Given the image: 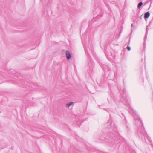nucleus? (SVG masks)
I'll use <instances>...</instances> for the list:
<instances>
[{"label":"nucleus","mask_w":153,"mask_h":153,"mask_svg":"<svg viewBox=\"0 0 153 153\" xmlns=\"http://www.w3.org/2000/svg\"><path fill=\"white\" fill-rule=\"evenodd\" d=\"M133 24L132 23L131 24V33L132 32V31H133V29H134L135 28L134 27H134H133Z\"/></svg>","instance_id":"obj_17"},{"label":"nucleus","mask_w":153,"mask_h":153,"mask_svg":"<svg viewBox=\"0 0 153 153\" xmlns=\"http://www.w3.org/2000/svg\"><path fill=\"white\" fill-rule=\"evenodd\" d=\"M104 81V77H102L100 79V82L101 83H103Z\"/></svg>","instance_id":"obj_16"},{"label":"nucleus","mask_w":153,"mask_h":153,"mask_svg":"<svg viewBox=\"0 0 153 153\" xmlns=\"http://www.w3.org/2000/svg\"><path fill=\"white\" fill-rule=\"evenodd\" d=\"M126 48H131L128 45Z\"/></svg>","instance_id":"obj_22"},{"label":"nucleus","mask_w":153,"mask_h":153,"mask_svg":"<svg viewBox=\"0 0 153 153\" xmlns=\"http://www.w3.org/2000/svg\"><path fill=\"white\" fill-rule=\"evenodd\" d=\"M108 86H109H109H109V84H108Z\"/></svg>","instance_id":"obj_26"},{"label":"nucleus","mask_w":153,"mask_h":153,"mask_svg":"<svg viewBox=\"0 0 153 153\" xmlns=\"http://www.w3.org/2000/svg\"><path fill=\"white\" fill-rule=\"evenodd\" d=\"M66 56L68 60L71 59L72 58V56L69 50L66 51Z\"/></svg>","instance_id":"obj_6"},{"label":"nucleus","mask_w":153,"mask_h":153,"mask_svg":"<svg viewBox=\"0 0 153 153\" xmlns=\"http://www.w3.org/2000/svg\"><path fill=\"white\" fill-rule=\"evenodd\" d=\"M126 127H127V128H128V126H126Z\"/></svg>","instance_id":"obj_27"},{"label":"nucleus","mask_w":153,"mask_h":153,"mask_svg":"<svg viewBox=\"0 0 153 153\" xmlns=\"http://www.w3.org/2000/svg\"><path fill=\"white\" fill-rule=\"evenodd\" d=\"M149 26V25H148L146 27V30L145 34V36L144 38V44L145 45V42H146V40L147 38V35L148 33V27Z\"/></svg>","instance_id":"obj_7"},{"label":"nucleus","mask_w":153,"mask_h":153,"mask_svg":"<svg viewBox=\"0 0 153 153\" xmlns=\"http://www.w3.org/2000/svg\"><path fill=\"white\" fill-rule=\"evenodd\" d=\"M95 59L99 63L100 66H101L103 63V62H101L100 59L97 57H95Z\"/></svg>","instance_id":"obj_10"},{"label":"nucleus","mask_w":153,"mask_h":153,"mask_svg":"<svg viewBox=\"0 0 153 153\" xmlns=\"http://www.w3.org/2000/svg\"><path fill=\"white\" fill-rule=\"evenodd\" d=\"M145 132L142 129L140 130V131H139L138 133L139 136V137H140L143 140L144 139H145Z\"/></svg>","instance_id":"obj_5"},{"label":"nucleus","mask_w":153,"mask_h":153,"mask_svg":"<svg viewBox=\"0 0 153 153\" xmlns=\"http://www.w3.org/2000/svg\"><path fill=\"white\" fill-rule=\"evenodd\" d=\"M90 48H84L85 51V54L88 57L89 56V53H88V51L89 50L90 51Z\"/></svg>","instance_id":"obj_9"},{"label":"nucleus","mask_w":153,"mask_h":153,"mask_svg":"<svg viewBox=\"0 0 153 153\" xmlns=\"http://www.w3.org/2000/svg\"><path fill=\"white\" fill-rule=\"evenodd\" d=\"M119 92L121 97L120 100V101H121L124 105H127V100L126 98L125 89L124 88H121L119 90Z\"/></svg>","instance_id":"obj_3"},{"label":"nucleus","mask_w":153,"mask_h":153,"mask_svg":"<svg viewBox=\"0 0 153 153\" xmlns=\"http://www.w3.org/2000/svg\"><path fill=\"white\" fill-rule=\"evenodd\" d=\"M100 66L104 71L105 72V73L107 74L109 76L111 71V68L109 65L108 64L105 63L103 62L102 64Z\"/></svg>","instance_id":"obj_4"},{"label":"nucleus","mask_w":153,"mask_h":153,"mask_svg":"<svg viewBox=\"0 0 153 153\" xmlns=\"http://www.w3.org/2000/svg\"><path fill=\"white\" fill-rule=\"evenodd\" d=\"M131 153H135V152L134 151H132Z\"/></svg>","instance_id":"obj_24"},{"label":"nucleus","mask_w":153,"mask_h":153,"mask_svg":"<svg viewBox=\"0 0 153 153\" xmlns=\"http://www.w3.org/2000/svg\"><path fill=\"white\" fill-rule=\"evenodd\" d=\"M104 52L107 59L110 61L115 57V53L112 48H104Z\"/></svg>","instance_id":"obj_2"},{"label":"nucleus","mask_w":153,"mask_h":153,"mask_svg":"<svg viewBox=\"0 0 153 153\" xmlns=\"http://www.w3.org/2000/svg\"><path fill=\"white\" fill-rule=\"evenodd\" d=\"M110 119L107 123V127L105 129V133H107V135L103 134L99 139L103 141H107L110 139H114L116 137L119 135L116 126L114 125V123L112 122V118L110 115Z\"/></svg>","instance_id":"obj_1"},{"label":"nucleus","mask_w":153,"mask_h":153,"mask_svg":"<svg viewBox=\"0 0 153 153\" xmlns=\"http://www.w3.org/2000/svg\"><path fill=\"white\" fill-rule=\"evenodd\" d=\"M23 102H24V103H27V102H25V100H23Z\"/></svg>","instance_id":"obj_23"},{"label":"nucleus","mask_w":153,"mask_h":153,"mask_svg":"<svg viewBox=\"0 0 153 153\" xmlns=\"http://www.w3.org/2000/svg\"><path fill=\"white\" fill-rule=\"evenodd\" d=\"M143 47H144L145 48L146 47V45H145V44H144V43H143Z\"/></svg>","instance_id":"obj_21"},{"label":"nucleus","mask_w":153,"mask_h":153,"mask_svg":"<svg viewBox=\"0 0 153 153\" xmlns=\"http://www.w3.org/2000/svg\"><path fill=\"white\" fill-rule=\"evenodd\" d=\"M121 31L120 30V33L119 35V36H120V33H121Z\"/></svg>","instance_id":"obj_25"},{"label":"nucleus","mask_w":153,"mask_h":153,"mask_svg":"<svg viewBox=\"0 0 153 153\" xmlns=\"http://www.w3.org/2000/svg\"><path fill=\"white\" fill-rule=\"evenodd\" d=\"M33 85L34 87H33V88H34L36 89L40 88L39 87V86L38 84L36 83L34 84Z\"/></svg>","instance_id":"obj_13"},{"label":"nucleus","mask_w":153,"mask_h":153,"mask_svg":"<svg viewBox=\"0 0 153 153\" xmlns=\"http://www.w3.org/2000/svg\"><path fill=\"white\" fill-rule=\"evenodd\" d=\"M91 52L92 53H93V54L94 55L95 53H94V50L93 49V48L91 49Z\"/></svg>","instance_id":"obj_19"},{"label":"nucleus","mask_w":153,"mask_h":153,"mask_svg":"<svg viewBox=\"0 0 153 153\" xmlns=\"http://www.w3.org/2000/svg\"><path fill=\"white\" fill-rule=\"evenodd\" d=\"M131 48H123V50L122 51V52L121 53V55L122 54L123 52V53H124L126 49H127L128 51H130V50H131Z\"/></svg>","instance_id":"obj_14"},{"label":"nucleus","mask_w":153,"mask_h":153,"mask_svg":"<svg viewBox=\"0 0 153 153\" xmlns=\"http://www.w3.org/2000/svg\"><path fill=\"white\" fill-rule=\"evenodd\" d=\"M149 1V0H147V1L145 2V4L148 3Z\"/></svg>","instance_id":"obj_20"},{"label":"nucleus","mask_w":153,"mask_h":153,"mask_svg":"<svg viewBox=\"0 0 153 153\" xmlns=\"http://www.w3.org/2000/svg\"><path fill=\"white\" fill-rule=\"evenodd\" d=\"M74 103V102H70L66 104V106L67 108H69Z\"/></svg>","instance_id":"obj_11"},{"label":"nucleus","mask_w":153,"mask_h":153,"mask_svg":"<svg viewBox=\"0 0 153 153\" xmlns=\"http://www.w3.org/2000/svg\"><path fill=\"white\" fill-rule=\"evenodd\" d=\"M150 15V13L149 11L146 12L144 14V18L146 20V19L148 18Z\"/></svg>","instance_id":"obj_8"},{"label":"nucleus","mask_w":153,"mask_h":153,"mask_svg":"<svg viewBox=\"0 0 153 153\" xmlns=\"http://www.w3.org/2000/svg\"><path fill=\"white\" fill-rule=\"evenodd\" d=\"M129 146H129L128 145V146H127V147L126 148V149L127 150L129 149H130V147Z\"/></svg>","instance_id":"obj_18"},{"label":"nucleus","mask_w":153,"mask_h":153,"mask_svg":"<svg viewBox=\"0 0 153 153\" xmlns=\"http://www.w3.org/2000/svg\"><path fill=\"white\" fill-rule=\"evenodd\" d=\"M134 120L135 121H137L140 120V123L142 124V126H143V124L142 123V121L140 120V118L139 117L138 118H137V119H136V118H134Z\"/></svg>","instance_id":"obj_15"},{"label":"nucleus","mask_w":153,"mask_h":153,"mask_svg":"<svg viewBox=\"0 0 153 153\" xmlns=\"http://www.w3.org/2000/svg\"><path fill=\"white\" fill-rule=\"evenodd\" d=\"M143 4L142 2H139L137 5V8L138 9H140Z\"/></svg>","instance_id":"obj_12"}]
</instances>
